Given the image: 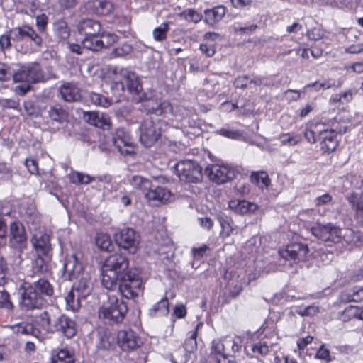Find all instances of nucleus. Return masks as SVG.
Returning a JSON list of instances; mask_svg holds the SVG:
<instances>
[{
	"label": "nucleus",
	"mask_w": 363,
	"mask_h": 363,
	"mask_svg": "<svg viewBox=\"0 0 363 363\" xmlns=\"http://www.w3.org/2000/svg\"><path fill=\"white\" fill-rule=\"evenodd\" d=\"M130 269L129 260L125 256L117 253L109 255L101 269L102 286L108 290H115L118 279L128 274Z\"/></svg>",
	"instance_id": "obj_1"
},
{
	"label": "nucleus",
	"mask_w": 363,
	"mask_h": 363,
	"mask_svg": "<svg viewBox=\"0 0 363 363\" xmlns=\"http://www.w3.org/2000/svg\"><path fill=\"white\" fill-rule=\"evenodd\" d=\"M128 313V306L115 296H109L108 301L99 311V317L110 325L121 323Z\"/></svg>",
	"instance_id": "obj_2"
},
{
	"label": "nucleus",
	"mask_w": 363,
	"mask_h": 363,
	"mask_svg": "<svg viewBox=\"0 0 363 363\" xmlns=\"http://www.w3.org/2000/svg\"><path fill=\"white\" fill-rule=\"evenodd\" d=\"M164 121L149 116L143 120L139 127L140 141L145 147L154 145L161 136Z\"/></svg>",
	"instance_id": "obj_3"
},
{
	"label": "nucleus",
	"mask_w": 363,
	"mask_h": 363,
	"mask_svg": "<svg viewBox=\"0 0 363 363\" xmlns=\"http://www.w3.org/2000/svg\"><path fill=\"white\" fill-rule=\"evenodd\" d=\"M142 283L140 269L131 268L128 274L118 279L116 289L123 297L127 299L134 298L142 291Z\"/></svg>",
	"instance_id": "obj_4"
},
{
	"label": "nucleus",
	"mask_w": 363,
	"mask_h": 363,
	"mask_svg": "<svg viewBox=\"0 0 363 363\" xmlns=\"http://www.w3.org/2000/svg\"><path fill=\"white\" fill-rule=\"evenodd\" d=\"M11 77L15 82L38 83L43 81L45 76L39 63L33 62L21 65L16 70L11 69Z\"/></svg>",
	"instance_id": "obj_5"
},
{
	"label": "nucleus",
	"mask_w": 363,
	"mask_h": 363,
	"mask_svg": "<svg viewBox=\"0 0 363 363\" xmlns=\"http://www.w3.org/2000/svg\"><path fill=\"white\" fill-rule=\"evenodd\" d=\"M19 306L21 309L30 311L40 308L46 303L43 297L33 289L31 284L24 282L20 288Z\"/></svg>",
	"instance_id": "obj_6"
},
{
	"label": "nucleus",
	"mask_w": 363,
	"mask_h": 363,
	"mask_svg": "<svg viewBox=\"0 0 363 363\" xmlns=\"http://www.w3.org/2000/svg\"><path fill=\"white\" fill-rule=\"evenodd\" d=\"M177 175L180 180L188 183H198L202 181L201 166L191 160H182L175 165Z\"/></svg>",
	"instance_id": "obj_7"
},
{
	"label": "nucleus",
	"mask_w": 363,
	"mask_h": 363,
	"mask_svg": "<svg viewBox=\"0 0 363 363\" xmlns=\"http://www.w3.org/2000/svg\"><path fill=\"white\" fill-rule=\"evenodd\" d=\"M236 171L229 164H210L205 169V174L209 179L217 184L230 182L235 177Z\"/></svg>",
	"instance_id": "obj_8"
},
{
	"label": "nucleus",
	"mask_w": 363,
	"mask_h": 363,
	"mask_svg": "<svg viewBox=\"0 0 363 363\" xmlns=\"http://www.w3.org/2000/svg\"><path fill=\"white\" fill-rule=\"evenodd\" d=\"M118 75L124 80L125 87L128 92L138 96L140 101L147 100V94L143 92L141 79L134 72L122 67L118 69Z\"/></svg>",
	"instance_id": "obj_9"
},
{
	"label": "nucleus",
	"mask_w": 363,
	"mask_h": 363,
	"mask_svg": "<svg viewBox=\"0 0 363 363\" xmlns=\"http://www.w3.org/2000/svg\"><path fill=\"white\" fill-rule=\"evenodd\" d=\"M312 234L325 242L338 243L342 240V229L332 223H317L311 228Z\"/></svg>",
	"instance_id": "obj_10"
},
{
	"label": "nucleus",
	"mask_w": 363,
	"mask_h": 363,
	"mask_svg": "<svg viewBox=\"0 0 363 363\" xmlns=\"http://www.w3.org/2000/svg\"><path fill=\"white\" fill-rule=\"evenodd\" d=\"M117 345L124 352L134 351L142 345L141 338L132 329H123L117 333Z\"/></svg>",
	"instance_id": "obj_11"
},
{
	"label": "nucleus",
	"mask_w": 363,
	"mask_h": 363,
	"mask_svg": "<svg viewBox=\"0 0 363 363\" xmlns=\"http://www.w3.org/2000/svg\"><path fill=\"white\" fill-rule=\"evenodd\" d=\"M51 329V333H58L68 339L73 337L77 330L75 320L65 314L55 318Z\"/></svg>",
	"instance_id": "obj_12"
},
{
	"label": "nucleus",
	"mask_w": 363,
	"mask_h": 363,
	"mask_svg": "<svg viewBox=\"0 0 363 363\" xmlns=\"http://www.w3.org/2000/svg\"><path fill=\"white\" fill-rule=\"evenodd\" d=\"M114 238L119 247L128 250L130 253H135L139 244L138 235L130 228H123L115 233Z\"/></svg>",
	"instance_id": "obj_13"
},
{
	"label": "nucleus",
	"mask_w": 363,
	"mask_h": 363,
	"mask_svg": "<svg viewBox=\"0 0 363 363\" xmlns=\"http://www.w3.org/2000/svg\"><path fill=\"white\" fill-rule=\"evenodd\" d=\"M112 142L122 155L135 152L134 141L130 133L123 128H118L112 135Z\"/></svg>",
	"instance_id": "obj_14"
},
{
	"label": "nucleus",
	"mask_w": 363,
	"mask_h": 363,
	"mask_svg": "<svg viewBox=\"0 0 363 363\" xmlns=\"http://www.w3.org/2000/svg\"><path fill=\"white\" fill-rule=\"evenodd\" d=\"M9 242L22 252L26 248L27 235L24 225L19 221H13L9 225Z\"/></svg>",
	"instance_id": "obj_15"
},
{
	"label": "nucleus",
	"mask_w": 363,
	"mask_h": 363,
	"mask_svg": "<svg viewBox=\"0 0 363 363\" xmlns=\"http://www.w3.org/2000/svg\"><path fill=\"white\" fill-rule=\"evenodd\" d=\"M83 272L82 264L77 254L67 256L63 264L62 278L65 280H74L79 279Z\"/></svg>",
	"instance_id": "obj_16"
},
{
	"label": "nucleus",
	"mask_w": 363,
	"mask_h": 363,
	"mask_svg": "<svg viewBox=\"0 0 363 363\" xmlns=\"http://www.w3.org/2000/svg\"><path fill=\"white\" fill-rule=\"evenodd\" d=\"M279 252L280 256L286 260L300 262L306 259L309 250L306 245L294 242L287 245L284 249L279 250Z\"/></svg>",
	"instance_id": "obj_17"
},
{
	"label": "nucleus",
	"mask_w": 363,
	"mask_h": 363,
	"mask_svg": "<svg viewBox=\"0 0 363 363\" xmlns=\"http://www.w3.org/2000/svg\"><path fill=\"white\" fill-rule=\"evenodd\" d=\"M9 35L11 40L14 41L28 39L30 40L37 47H40L42 44V38L33 28L28 26L13 29L10 30Z\"/></svg>",
	"instance_id": "obj_18"
},
{
	"label": "nucleus",
	"mask_w": 363,
	"mask_h": 363,
	"mask_svg": "<svg viewBox=\"0 0 363 363\" xmlns=\"http://www.w3.org/2000/svg\"><path fill=\"white\" fill-rule=\"evenodd\" d=\"M320 148L323 154H330L337 147L339 143L333 130L325 129L318 134Z\"/></svg>",
	"instance_id": "obj_19"
},
{
	"label": "nucleus",
	"mask_w": 363,
	"mask_h": 363,
	"mask_svg": "<svg viewBox=\"0 0 363 363\" xmlns=\"http://www.w3.org/2000/svg\"><path fill=\"white\" fill-rule=\"evenodd\" d=\"M83 119L86 123L104 130H108L111 127L109 116L99 111H84Z\"/></svg>",
	"instance_id": "obj_20"
},
{
	"label": "nucleus",
	"mask_w": 363,
	"mask_h": 363,
	"mask_svg": "<svg viewBox=\"0 0 363 363\" xmlns=\"http://www.w3.org/2000/svg\"><path fill=\"white\" fill-rule=\"evenodd\" d=\"M62 99L69 103L78 102L82 99L81 89L74 82H65L59 89Z\"/></svg>",
	"instance_id": "obj_21"
},
{
	"label": "nucleus",
	"mask_w": 363,
	"mask_h": 363,
	"mask_svg": "<svg viewBox=\"0 0 363 363\" xmlns=\"http://www.w3.org/2000/svg\"><path fill=\"white\" fill-rule=\"evenodd\" d=\"M172 194L169 189L160 186H154L146 193L145 198L154 204L167 203L171 199Z\"/></svg>",
	"instance_id": "obj_22"
},
{
	"label": "nucleus",
	"mask_w": 363,
	"mask_h": 363,
	"mask_svg": "<svg viewBox=\"0 0 363 363\" xmlns=\"http://www.w3.org/2000/svg\"><path fill=\"white\" fill-rule=\"evenodd\" d=\"M31 242L38 255H50V237L46 233L35 232L32 237Z\"/></svg>",
	"instance_id": "obj_23"
},
{
	"label": "nucleus",
	"mask_w": 363,
	"mask_h": 363,
	"mask_svg": "<svg viewBox=\"0 0 363 363\" xmlns=\"http://www.w3.org/2000/svg\"><path fill=\"white\" fill-rule=\"evenodd\" d=\"M77 29L79 33L84 36H94L100 35L101 31V23L91 18H84L80 20L77 25Z\"/></svg>",
	"instance_id": "obj_24"
},
{
	"label": "nucleus",
	"mask_w": 363,
	"mask_h": 363,
	"mask_svg": "<svg viewBox=\"0 0 363 363\" xmlns=\"http://www.w3.org/2000/svg\"><path fill=\"white\" fill-rule=\"evenodd\" d=\"M79 296L86 298L93 289V282L88 274H82L79 281L75 283L72 288Z\"/></svg>",
	"instance_id": "obj_25"
},
{
	"label": "nucleus",
	"mask_w": 363,
	"mask_h": 363,
	"mask_svg": "<svg viewBox=\"0 0 363 363\" xmlns=\"http://www.w3.org/2000/svg\"><path fill=\"white\" fill-rule=\"evenodd\" d=\"M229 207L240 214L254 213L258 208L257 204L245 200H231L229 202Z\"/></svg>",
	"instance_id": "obj_26"
},
{
	"label": "nucleus",
	"mask_w": 363,
	"mask_h": 363,
	"mask_svg": "<svg viewBox=\"0 0 363 363\" xmlns=\"http://www.w3.org/2000/svg\"><path fill=\"white\" fill-rule=\"evenodd\" d=\"M121 67H113L110 69L111 78L112 79L110 87L113 93L120 96L125 90V83L122 77L118 75V72Z\"/></svg>",
	"instance_id": "obj_27"
},
{
	"label": "nucleus",
	"mask_w": 363,
	"mask_h": 363,
	"mask_svg": "<svg viewBox=\"0 0 363 363\" xmlns=\"http://www.w3.org/2000/svg\"><path fill=\"white\" fill-rule=\"evenodd\" d=\"M12 328L17 333L32 335L39 340L43 338L41 331L38 328H35L32 323L22 322L16 324Z\"/></svg>",
	"instance_id": "obj_28"
},
{
	"label": "nucleus",
	"mask_w": 363,
	"mask_h": 363,
	"mask_svg": "<svg viewBox=\"0 0 363 363\" xmlns=\"http://www.w3.org/2000/svg\"><path fill=\"white\" fill-rule=\"evenodd\" d=\"M98 347L104 350H113L117 345L116 337L108 330L101 332Z\"/></svg>",
	"instance_id": "obj_29"
},
{
	"label": "nucleus",
	"mask_w": 363,
	"mask_h": 363,
	"mask_svg": "<svg viewBox=\"0 0 363 363\" xmlns=\"http://www.w3.org/2000/svg\"><path fill=\"white\" fill-rule=\"evenodd\" d=\"M51 255H38L32 262V271L33 274H42L48 272V263Z\"/></svg>",
	"instance_id": "obj_30"
},
{
	"label": "nucleus",
	"mask_w": 363,
	"mask_h": 363,
	"mask_svg": "<svg viewBox=\"0 0 363 363\" xmlns=\"http://www.w3.org/2000/svg\"><path fill=\"white\" fill-rule=\"evenodd\" d=\"M55 316L48 311H45L35 315V322L38 325L48 333H51L53 324V320Z\"/></svg>",
	"instance_id": "obj_31"
},
{
	"label": "nucleus",
	"mask_w": 363,
	"mask_h": 363,
	"mask_svg": "<svg viewBox=\"0 0 363 363\" xmlns=\"http://www.w3.org/2000/svg\"><path fill=\"white\" fill-rule=\"evenodd\" d=\"M33 289L38 291L42 296H52L54 294V289L50 281L45 278H39L31 284Z\"/></svg>",
	"instance_id": "obj_32"
},
{
	"label": "nucleus",
	"mask_w": 363,
	"mask_h": 363,
	"mask_svg": "<svg viewBox=\"0 0 363 363\" xmlns=\"http://www.w3.org/2000/svg\"><path fill=\"white\" fill-rule=\"evenodd\" d=\"M83 48L91 51H99L104 47V41L101 38L100 35L94 36H85L82 40Z\"/></svg>",
	"instance_id": "obj_33"
},
{
	"label": "nucleus",
	"mask_w": 363,
	"mask_h": 363,
	"mask_svg": "<svg viewBox=\"0 0 363 363\" xmlns=\"http://www.w3.org/2000/svg\"><path fill=\"white\" fill-rule=\"evenodd\" d=\"M129 182L133 188L142 191L145 196H146L147 191L152 188V184L150 179L140 175L133 176Z\"/></svg>",
	"instance_id": "obj_34"
},
{
	"label": "nucleus",
	"mask_w": 363,
	"mask_h": 363,
	"mask_svg": "<svg viewBox=\"0 0 363 363\" xmlns=\"http://www.w3.org/2000/svg\"><path fill=\"white\" fill-rule=\"evenodd\" d=\"M113 6L112 4L106 0H94L93 12L98 16H106L111 13Z\"/></svg>",
	"instance_id": "obj_35"
},
{
	"label": "nucleus",
	"mask_w": 363,
	"mask_h": 363,
	"mask_svg": "<svg viewBox=\"0 0 363 363\" xmlns=\"http://www.w3.org/2000/svg\"><path fill=\"white\" fill-rule=\"evenodd\" d=\"M74 354L67 348L60 349L52 357V363H75Z\"/></svg>",
	"instance_id": "obj_36"
},
{
	"label": "nucleus",
	"mask_w": 363,
	"mask_h": 363,
	"mask_svg": "<svg viewBox=\"0 0 363 363\" xmlns=\"http://www.w3.org/2000/svg\"><path fill=\"white\" fill-rule=\"evenodd\" d=\"M49 117L52 121L62 123L67 121L68 112L61 106L56 105L50 108Z\"/></svg>",
	"instance_id": "obj_37"
},
{
	"label": "nucleus",
	"mask_w": 363,
	"mask_h": 363,
	"mask_svg": "<svg viewBox=\"0 0 363 363\" xmlns=\"http://www.w3.org/2000/svg\"><path fill=\"white\" fill-rule=\"evenodd\" d=\"M225 13V8L223 6H218L212 9L206 10L205 16L208 23L213 24L222 19Z\"/></svg>",
	"instance_id": "obj_38"
},
{
	"label": "nucleus",
	"mask_w": 363,
	"mask_h": 363,
	"mask_svg": "<svg viewBox=\"0 0 363 363\" xmlns=\"http://www.w3.org/2000/svg\"><path fill=\"white\" fill-rule=\"evenodd\" d=\"M250 180L253 184L262 189L268 188L270 184L269 175L264 171L252 172L250 176Z\"/></svg>",
	"instance_id": "obj_39"
},
{
	"label": "nucleus",
	"mask_w": 363,
	"mask_h": 363,
	"mask_svg": "<svg viewBox=\"0 0 363 363\" xmlns=\"http://www.w3.org/2000/svg\"><path fill=\"white\" fill-rule=\"evenodd\" d=\"M84 299L82 296H79L74 290L71 291L65 297L66 308L72 311H78L81 307V300Z\"/></svg>",
	"instance_id": "obj_40"
},
{
	"label": "nucleus",
	"mask_w": 363,
	"mask_h": 363,
	"mask_svg": "<svg viewBox=\"0 0 363 363\" xmlns=\"http://www.w3.org/2000/svg\"><path fill=\"white\" fill-rule=\"evenodd\" d=\"M69 179L70 182L74 184H89L96 181V177L77 171H72L69 174Z\"/></svg>",
	"instance_id": "obj_41"
},
{
	"label": "nucleus",
	"mask_w": 363,
	"mask_h": 363,
	"mask_svg": "<svg viewBox=\"0 0 363 363\" xmlns=\"http://www.w3.org/2000/svg\"><path fill=\"white\" fill-rule=\"evenodd\" d=\"M281 145L294 146L301 142V135L296 133H282L279 136Z\"/></svg>",
	"instance_id": "obj_42"
},
{
	"label": "nucleus",
	"mask_w": 363,
	"mask_h": 363,
	"mask_svg": "<svg viewBox=\"0 0 363 363\" xmlns=\"http://www.w3.org/2000/svg\"><path fill=\"white\" fill-rule=\"evenodd\" d=\"M95 242L96 246L103 251H111L113 249L111 237L106 233H97Z\"/></svg>",
	"instance_id": "obj_43"
},
{
	"label": "nucleus",
	"mask_w": 363,
	"mask_h": 363,
	"mask_svg": "<svg viewBox=\"0 0 363 363\" xmlns=\"http://www.w3.org/2000/svg\"><path fill=\"white\" fill-rule=\"evenodd\" d=\"M54 32L60 40H63L68 39L70 35L67 24L64 21H58L55 23Z\"/></svg>",
	"instance_id": "obj_44"
},
{
	"label": "nucleus",
	"mask_w": 363,
	"mask_h": 363,
	"mask_svg": "<svg viewBox=\"0 0 363 363\" xmlns=\"http://www.w3.org/2000/svg\"><path fill=\"white\" fill-rule=\"evenodd\" d=\"M349 203L355 211L357 215L362 218L363 217V199L357 193H352L348 198Z\"/></svg>",
	"instance_id": "obj_45"
},
{
	"label": "nucleus",
	"mask_w": 363,
	"mask_h": 363,
	"mask_svg": "<svg viewBox=\"0 0 363 363\" xmlns=\"http://www.w3.org/2000/svg\"><path fill=\"white\" fill-rule=\"evenodd\" d=\"M169 312V301L167 298H164L155 303L152 308L150 309V315H155L157 313L166 315Z\"/></svg>",
	"instance_id": "obj_46"
},
{
	"label": "nucleus",
	"mask_w": 363,
	"mask_h": 363,
	"mask_svg": "<svg viewBox=\"0 0 363 363\" xmlns=\"http://www.w3.org/2000/svg\"><path fill=\"white\" fill-rule=\"evenodd\" d=\"M218 222L221 227L220 235L223 238H227L233 232L231 219L226 216L220 215L218 217Z\"/></svg>",
	"instance_id": "obj_47"
},
{
	"label": "nucleus",
	"mask_w": 363,
	"mask_h": 363,
	"mask_svg": "<svg viewBox=\"0 0 363 363\" xmlns=\"http://www.w3.org/2000/svg\"><path fill=\"white\" fill-rule=\"evenodd\" d=\"M169 30V25L167 22H163L152 31L153 38L156 41H163L167 39V32Z\"/></svg>",
	"instance_id": "obj_48"
},
{
	"label": "nucleus",
	"mask_w": 363,
	"mask_h": 363,
	"mask_svg": "<svg viewBox=\"0 0 363 363\" xmlns=\"http://www.w3.org/2000/svg\"><path fill=\"white\" fill-rule=\"evenodd\" d=\"M197 329L189 333V337L184 343V347L186 352H194L197 348Z\"/></svg>",
	"instance_id": "obj_49"
},
{
	"label": "nucleus",
	"mask_w": 363,
	"mask_h": 363,
	"mask_svg": "<svg viewBox=\"0 0 363 363\" xmlns=\"http://www.w3.org/2000/svg\"><path fill=\"white\" fill-rule=\"evenodd\" d=\"M91 102L95 105L108 107L111 104V100L100 94L91 92L89 96Z\"/></svg>",
	"instance_id": "obj_50"
},
{
	"label": "nucleus",
	"mask_w": 363,
	"mask_h": 363,
	"mask_svg": "<svg viewBox=\"0 0 363 363\" xmlns=\"http://www.w3.org/2000/svg\"><path fill=\"white\" fill-rule=\"evenodd\" d=\"M343 314L349 318L363 320V308H359L356 306H350L344 310Z\"/></svg>",
	"instance_id": "obj_51"
},
{
	"label": "nucleus",
	"mask_w": 363,
	"mask_h": 363,
	"mask_svg": "<svg viewBox=\"0 0 363 363\" xmlns=\"http://www.w3.org/2000/svg\"><path fill=\"white\" fill-rule=\"evenodd\" d=\"M14 308L10 299L9 294L5 290H0V308L11 311Z\"/></svg>",
	"instance_id": "obj_52"
},
{
	"label": "nucleus",
	"mask_w": 363,
	"mask_h": 363,
	"mask_svg": "<svg viewBox=\"0 0 363 363\" xmlns=\"http://www.w3.org/2000/svg\"><path fill=\"white\" fill-rule=\"evenodd\" d=\"M9 268L6 260L0 258V286H4L8 283L9 278Z\"/></svg>",
	"instance_id": "obj_53"
},
{
	"label": "nucleus",
	"mask_w": 363,
	"mask_h": 363,
	"mask_svg": "<svg viewBox=\"0 0 363 363\" xmlns=\"http://www.w3.org/2000/svg\"><path fill=\"white\" fill-rule=\"evenodd\" d=\"M181 16H183L186 21L194 23H198L202 18V15L192 9H189L184 11L181 13Z\"/></svg>",
	"instance_id": "obj_54"
},
{
	"label": "nucleus",
	"mask_w": 363,
	"mask_h": 363,
	"mask_svg": "<svg viewBox=\"0 0 363 363\" xmlns=\"http://www.w3.org/2000/svg\"><path fill=\"white\" fill-rule=\"evenodd\" d=\"M133 50V48L130 44L124 43L119 47L114 48L111 55L114 57H124L130 54Z\"/></svg>",
	"instance_id": "obj_55"
},
{
	"label": "nucleus",
	"mask_w": 363,
	"mask_h": 363,
	"mask_svg": "<svg viewBox=\"0 0 363 363\" xmlns=\"http://www.w3.org/2000/svg\"><path fill=\"white\" fill-rule=\"evenodd\" d=\"M252 351L255 357L258 355L266 356L269 352V347L265 342H258L252 347Z\"/></svg>",
	"instance_id": "obj_56"
},
{
	"label": "nucleus",
	"mask_w": 363,
	"mask_h": 363,
	"mask_svg": "<svg viewBox=\"0 0 363 363\" xmlns=\"http://www.w3.org/2000/svg\"><path fill=\"white\" fill-rule=\"evenodd\" d=\"M225 345L223 342L219 340H213L211 345V355H216V357L225 354Z\"/></svg>",
	"instance_id": "obj_57"
},
{
	"label": "nucleus",
	"mask_w": 363,
	"mask_h": 363,
	"mask_svg": "<svg viewBox=\"0 0 363 363\" xmlns=\"http://www.w3.org/2000/svg\"><path fill=\"white\" fill-rule=\"evenodd\" d=\"M11 68L8 65L0 62V81L6 82L11 77Z\"/></svg>",
	"instance_id": "obj_58"
},
{
	"label": "nucleus",
	"mask_w": 363,
	"mask_h": 363,
	"mask_svg": "<svg viewBox=\"0 0 363 363\" xmlns=\"http://www.w3.org/2000/svg\"><path fill=\"white\" fill-rule=\"evenodd\" d=\"M152 101H147V104L145 105V108L148 114H155L156 116H160L162 113V104H157L156 106H151Z\"/></svg>",
	"instance_id": "obj_59"
},
{
	"label": "nucleus",
	"mask_w": 363,
	"mask_h": 363,
	"mask_svg": "<svg viewBox=\"0 0 363 363\" xmlns=\"http://www.w3.org/2000/svg\"><path fill=\"white\" fill-rule=\"evenodd\" d=\"M101 38H103L104 41V46H109L116 43L118 38V36L112 33H101Z\"/></svg>",
	"instance_id": "obj_60"
},
{
	"label": "nucleus",
	"mask_w": 363,
	"mask_h": 363,
	"mask_svg": "<svg viewBox=\"0 0 363 363\" xmlns=\"http://www.w3.org/2000/svg\"><path fill=\"white\" fill-rule=\"evenodd\" d=\"M218 133L224 137L231 139H236L240 137L241 135L239 131L229 128H221L219 130H218Z\"/></svg>",
	"instance_id": "obj_61"
},
{
	"label": "nucleus",
	"mask_w": 363,
	"mask_h": 363,
	"mask_svg": "<svg viewBox=\"0 0 363 363\" xmlns=\"http://www.w3.org/2000/svg\"><path fill=\"white\" fill-rule=\"evenodd\" d=\"M234 85L236 88L246 89L249 85V77L246 75L237 77L234 81Z\"/></svg>",
	"instance_id": "obj_62"
},
{
	"label": "nucleus",
	"mask_w": 363,
	"mask_h": 363,
	"mask_svg": "<svg viewBox=\"0 0 363 363\" xmlns=\"http://www.w3.org/2000/svg\"><path fill=\"white\" fill-rule=\"evenodd\" d=\"M200 50L206 57H212L216 52L214 45H208L207 43H201L200 45Z\"/></svg>",
	"instance_id": "obj_63"
},
{
	"label": "nucleus",
	"mask_w": 363,
	"mask_h": 363,
	"mask_svg": "<svg viewBox=\"0 0 363 363\" xmlns=\"http://www.w3.org/2000/svg\"><path fill=\"white\" fill-rule=\"evenodd\" d=\"M362 300H363V288L356 286L352 290V301L359 302Z\"/></svg>",
	"instance_id": "obj_64"
}]
</instances>
